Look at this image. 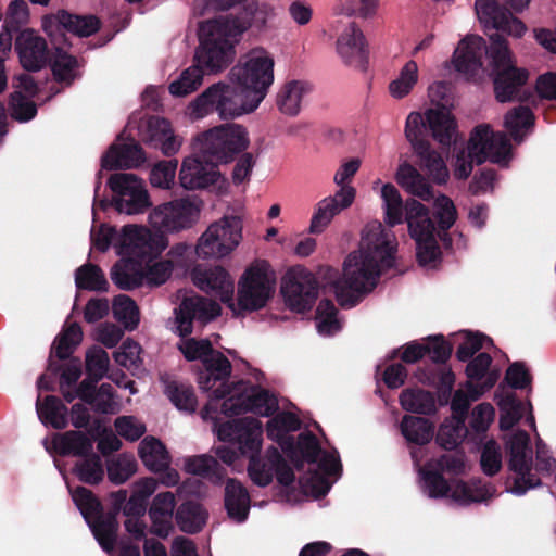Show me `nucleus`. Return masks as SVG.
Returning <instances> with one entry per match:
<instances>
[{"instance_id":"nucleus-1","label":"nucleus","mask_w":556,"mask_h":556,"mask_svg":"<svg viewBox=\"0 0 556 556\" xmlns=\"http://www.w3.org/2000/svg\"><path fill=\"white\" fill-rule=\"evenodd\" d=\"M396 248L394 235L381 224L374 225L362 236L359 251L345 258L342 274L331 266H320L317 275L332 288L341 307L352 308L376 288L381 273L394 266Z\"/></svg>"},{"instance_id":"nucleus-2","label":"nucleus","mask_w":556,"mask_h":556,"mask_svg":"<svg viewBox=\"0 0 556 556\" xmlns=\"http://www.w3.org/2000/svg\"><path fill=\"white\" fill-rule=\"evenodd\" d=\"M489 46L478 35L462 39L453 55L456 71L466 75L468 79H475L482 70V56L485 54L491 67L490 78L496 101H528L531 93L525 91L523 87L528 83L529 72L516 65L508 41L502 34L494 33L489 35Z\"/></svg>"},{"instance_id":"nucleus-3","label":"nucleus","mask_w":556,"mask_h":556,"mask_svg":"<svg viewBox=\"0 0 556 556\" xmlns=\"http://www.w3.org/2000/svg\"><path fill=\"white\" fill-rule=\"evenodd\" d=\"M456 127L454 116L444 109L427 110L425 119L420 113L412 112L406 119L405 136L419 157L420 166L427 169L432 180L438 185L447 181L450 177L448 169L442 156L431 148L425 134L429 129L435 141L442 147H450L454 140Z\"/></svg>"},{"instance_id":"nucleus-4","label":"nucleus","mask_w":556,"mask_h":556,"mask_svg":"<svg viewBox=\"0 0 556 556\" xmlns=\"http://www.w3.org/2000/svg\"><path fill=\"white\" fill-rule=\"evenodd\" d=\"M222 313L220 305L213 300L193 294L185 296L174 309L175 332L186 338L179 344V351L189 362L203 359L214 352L212 342L208 339L188 338L193 332V321L206 324L218 317Z\"/></svg>"},{"instance_id":"nucleus-5","label":"nucleus","mask_w":556,"mask_h":556,"mask_svg":"<svg viewBox=\"0 0 556 556\" xmlns=\"http://www.w3.org/2000/svg\"><path fill=\"white\" fill-rule=\"evenodd\" d=\"M219 441H236L242 456L249 457L248 475L254 484L267 486L274 477L273 468L261 459L263 442L262 422L253 417L225 421L217 427Z\"/></svg>"},{"instance_id":"nucleus-6","label":"nucleus","mask_w":556,"mask_h":556,"mask_svg":"<svg viewBox=\"0 0 556 556\" xmlns=\"http://www.w3.org/2000/svg\"><path fill=\"white\" fill-rule=\"evenodd\" d=\"M199 41L194 62L206 74H216L232 63L236 55L235 48L240 38L231 30L224 16H220L200 24Z\"/></svg>"},{"instance_id":"nucleus-7","label":"nucleus","mask_w":556,"mask_h":556,"mask_svg":"<svg viewBox=\"0 0 556 556\" xmlns=\"http://www.w3.org/2000/svg\"><path fill=\"white\" fill-rule=\"evenodd\" d=\"M457 219V210L453 201L446 195H440L435 200V210H430L421 202L410 199L405 202V218L408 231L414 240L439 237L443 245L452 247L450 228Z\"/></svg>"},{"instance_id":"nucleus-8","label":"nucleus","mask_w":556,"mask_h":556,"mask_svg":"<svg viewBox=\"0 0 556 556\" xmlns=\"http://www.w3.org/2000/svg\"><path fill=\"white\" fill-rule=\"evenodd\" d=\"M253 99L238 85L216 83L204 90L191 103L197 117L217 113L220 119H235L249 114L257 108H252Z\"/></svg>"},{"instance_id":"nucleus-9","label":"nucleus","mask_w":556,"mask_h":556,"mask_svg":"<svg viewBox=\"0 0 556 556\" xmlns=\"http://www.w3.org/2000/svg\"><path fill=\"white\" fill-rule=\"evenodd\" d=\"M274 59L263 49H253L230 70V79L252 99L258 108L274 83Z\"/></svg>"},{"instance_id":"nucleus-10","label":"nucleus","mask_w":556,"mask_h":556,"mask_svg":"<svg viewBox=\"0 0 556 556\" xmlns=\"http://www.w3.org/2000/svg\"><path fill=\"white\" fill-rule=\"evenodd\" d=\"M249 132L239 124H224L213 127L197 137L194 150L211 157L217 164L229 163L247 150Z\"/></svg>"},{"instance_id":"nucleus-11","label":"nucleus","mask_w":556,"mask_h":556,"mask_svg":"<svg viewBox=\"0 0 556 556\" xmlns=\"http://www.w3.org/2000/svg\"><path fill=\"white\" fill-rule=\"evenodd\" d=\"M275 285V276L269 271V264L266 261L251 264L238 282V308L243 312L262 309L273 298Z\"/></svg>"},{"instance_id":"nucleus-12","label":"nucleus","mask_w":556,"mask_h":556,"mask_svg":"<svg viewBox=\"0 0 556 556\" xmlns=\"http://www.w3.org/2000/svg\"><path fill=\"white\" fill-rule=\"evenodd\" d=\"M202 364L204 369L198 376L199 387L203 391H212L210 402L202 409V417L206 419L213 418L218 410V402L232 393L233 383L228 382L232 367L230 361L215 349Z\"/></svg>"},{"instance_id":"nucleus-13","label":"nucleus","mask_w":556,"mask_h":556,"mask_svg":"<svg viewBox=\"0 0 556 556\" xmlns=\"http://www.w3.org/2000/svg\"><path fill=\"white\" fill-rule=\"evenodd\" d=\"M278 409L274 394L250 381L233 382L232 393L220 404V413L228 417L253 413L263 417L271 416Z\"/></svg>"},{"instance_id":"nucleus-14","label":"nucleus","mask_w":556,"mask_h":556,"mask_svg":"<svg viewBox=\"0 0 556 556\" xmlns=\"http://www.w3.org/2000/svg\"><path fill=\"white\" fill-rule=\"evenodd\" d=\"M167 245L168 240L164 233L136 225L124 226L117 242L118 254L140 265H148L157 258Z\"/></svg>"},{"instance_id":"nucleus-15","label":"nucleus","mask_w":556,"mask_h":556,"mask_svg":"<svg viewBox=\"0 0 556 556\" xmlns=\"http://www.w3.org/2000/svg\"><path fill=\"white\" fill-rule=\"evenodd\" d=\"M241 239V219L237 216H225L207 227L200 237L195 251L201 258H222L230 254Z\"/></svg>"},{"instance_id":"nucleus-16","label":"nucleus","mask_w":556,"mask_h":556,"mask_svg":"<svg viewBox=\"0 0 556 556\" xmlns=\"http://www.w3.org/2000/svg\"><path fill=\"white\" fill-rule=\"evenodd\" d=\"M508 468L516 473L510 492L523 495L528 490L541 484V480L532 473L533 451L530 435L525 430L516 431L507 441Z\"/></svg>"},{"instance_id":"nucleus-17","label":"nucleus","mask_w":556,"mask_h":556,"mask_svg":"<svg viewBox=\"0 0 556 556\" xmlns=\"http://www.w3.org/2000/svg\"><path fill=\"white\" fill-rule=\"evenodd\" d=\"M319 285L313 273L295 267L282 279L281 293L290 309L304 313L314 306L318 296Z\"/></svg>"},{"instance_id":"nucleus-18","label":"nucleus","mask_w":556,"mask_h":556,"mask_svg":"<svg viewBox=\"0 0 556 556\" xmlns=\"http://www.w3.org/2000/svg\"><path fill=\"white\" fill-rule=\"evenodd\" d=\"M422 383L435 388L439 406L451 405V410L457 424L464 425L470 407V399L466 392L458 389L454 392L455 374L450 367L437 368L426 374Z\"/></svg>"},{"instance_id":"nucleus-19","label":"nucleus","mask_w":556,"mask_h":556,"mask_svg":"<svg viewBox=\"0 0 556 556\" xmlns=\"http://www.w3.org/2000/svg\"><path fill=\"white\" fill-rule=\"evenodd\" d=\"M468 149L476 156L477 165H481L486 160L502 164L507 161L511 146L505 132H495L490 125L482 124L471 131Z\"/></svg>"},{"instance_id":"nucleus-20","label":"nucleus","mask_w":556,"mask_h":556,"mask_svg":"<svg viewBox=\"0 0 556 556\" xmlns=\"http://www.w3.org/2000/svg\"><path fill=\"white\" fill-rule=\"evenodd\" d=\"M199 207L187 199L163 203L149 215L150 225L161 233L188 229L199 217Z\"/></svg>"},{"instance_id":"nucleus-21","label":"nucleus","mask_w":556,"mask_h":556,"mask_svg":"<svg viewBox=\"0 0 556 556\" xmlns=\"http://www.w3.org/2000/svg\"><path fill=\"white\" fill-rule=\"evenodd\" d=\"M219 177L218 164L199 151L186 157L179 170V182L186 190L206 189L215 185Z\"/></svg>"},{"instance_id":"nucleus-22","label":"nucleus","mask_w":556,"mask_h":556,"mask_svg":"<svg viewBox=\"0 0 556 556\" xmlns=\"http://www.w3.org/2000/svg\"><path fill=\"white\" fill-rule=\"evenodd\" d=\"M475 10L486 29H495L516 38L526 31V25L497 0H476Z\"/></svg>"},{"instance_id":"nucleus-23","label":"nucleus","mask_w":556,"mask_h":556,"mask_svg":"<svg viewBox=\"0 0 556 556\" xmlns=\"http://www.w3.org/2000/svg\"><path fill=\"white\" fill-rule=\"evenodd\" d=\"M337 52L344 64L365 72L369 63V51L363 30L350 22L337 39Z\"/></svg>"},{"instance_id":"nucleus-24","label":"nucleus","mask_w":556,"mask_h":556,"mask_svg":"<svg viewBox=\"0 0 556 556\" xmlns=\"http://www.w3.org/2000/svg\"><path fill=\"white\" fill-rule=\"evenodd\" d=\"M193 283L206 293L214 294L235 311L233 282L228 271L222 266L202 267L195 266L191 273Z\"/></svg>"},{"instance_id":"nucleus-25","label":"nucleus","mask_w":556,"mask_h":556,"mask_svg":"<svg viewBox=\"0 0 556 556\" xmlns=\"http://www.w3.org/2000/svg\"><path fill=\"white\" fill-rule=\"evenodd\" d=\"M14 49L22 67L27 72L40 71L51 56L46 39L29 28L16 36Z\"/></svg>"},{"instance_id":"nucleus-26","label":"nucleus","mask_w":556,"mask_h":556,"mask_svg":"<svg viewBox=\"0 0 556 556\" xmlns=\"http://www.w3.org/2000/svg\"><path fill=\"white\" fill-rule=\"evenodd\" d=\"M276 16L275 7L267 2L252 0L245 4L238 15L225 16V22L231 30L241 39L249 28L262 30L267 27L268 21Z\"/></svg>"},{"instance_id":"nucleus-27","label":"nucleus","mask_w":556,"mask_h":556,"mask_svg":"<svg viewBox=\"0 0 556 556\" xmlns=\"http://www.w3.org/2000/svg\"><path fill=\"white\" fill-rule=\"evenodd\" d=\"M354 198L355 189L353 187H342L333 197L319 201L312 216L309 232L321 233L336 215L353 203Z\"/></svg>"},{"instance_id":"nucleus-28","label":"nucleus","mask_w":556,"mask_h":556,"mask_svg":"<svg viewBox=\"0 0 556 556\" xmlns=\"http://www.w3.org/2000/svg\"><path fill=\"white\" fill-rule=\"evenodd\" d=\"M146 162V153L139 142L131 140L122 144H112L101 159L106 170L136 168Z\"/></svg>"},{"instance_id":"nucleus-29","label":"nucleus","mask_w":556,"mask_h":556,"mask_svg":"<svg viewBox=\"0 0 556 556\" xmlns=\"http://www.w3.org/2000/svg\"><path fill=\"white\" fill-rule=\"evenodd\" d=\"M176 507L175 494L170 491L156 494L149 508L151 519L150 532L161 539H166L173 530V515Z\"/></svg>"},{"instance_id":"nucleus-30","label":"nucleus","mask_w":556,"mask_h":556,"mask_svg":"<svg viewBox=\"0 0 556 556\" xmlns=\"http://www.w3.org/2000/svg\"><path fill=\"white\" fill-rule=\"evenodd\" d=\"M224 504L231 520L241 523L248 519L251 497L247 488L235 478H229L226 482Z\"/></svg>"},{"instance_id":"nucleus-31","label":"nucleus","mask_w":556,"mask_h":556,"mask_svg":"<svg viewBox=\"0 0 556 556\" xmlns=\"http://www.w3.org/2000/svg\"><path fill=\"white\" fill-rule=\"evenodd\" d=\"M55 23L58 29H63L77 37H89L96 34L101 27L98 16L88 14L79 15L66 10H59L50 20Z\"/></svg>"},{"instance_id":"nucleus-32","label":"nucleus","mask_w":556,"mask_h":556,"mask_svg":"<svg viewBox=\"0 0 556 556\" xmlns=\"http://www.w3.org/2000/svg\"><path fill=\"white\" fill-rule=\"evenodd\" d=\"M313 86L306 80H289L277 94V106L279 111L289 116H295L301 110V102L304 96L312 92Z\"/></svg>"},{"instance_id":"nucleus-33","label":"nucleus","mask_w":556,"mask_h":556,"mask_svg":"<svg viewBox=\"0 0 556 556\" xmlns=\"http://www.w3.org/2000/svg\"><path fill=\"white\" fill-rule=\"evenodd\" d=\"M111 279L121 290H134L143 282L144 273L142 265L134 260L123 257L111 268Z\"/></svg>"},{"instance_id":"nucleus-34","label":"nucleus","mask_w":556,"mask_h":556,"mask_svg":"<svg viewBox=\"0 0 556 556\" xmlns=\"http://www.w3.org/2000/svg\"><path fill=\"white\" fill-rule=\"evenodd\" d=\"M138 454L144 466L152 472H161L170 465L165 445L154 437H146L139 444Z\"/></svg>"},{"instance_id":"nucleus-35","label":"nucleus","mask_w":556,"mask_h":556,"mask_svg":"<svg viewBox=\"0 0 556 556\" xmlns=\"http://www.w3.org/2000/svg\"><path fill=\"white\" fill-rule=\"evenodd\" d=\"M207 511L195 501L181 503L175 514V519L180 530L189 534H195L202 531L207 521Z\"/></svg>"},{"instance_id":"nucleus-36","label":"nucleus","mask_w":556,"mask_h":556,"mask_svg":"<svg viewBox=\"0 0 556 556\" xmlns=\"http://www.w3.org/2000/svg\"><path fill=\"white\" fill-rule=\"evenodd\" d=\"M87 523L102 549L112 552L116 543L119 528L117 517L114 516V514H103L102 511L89 519Z\"/></svg>"},{"instance_id":"nucleus-37","label":"nucleus","mask_w":556,"mask_h":556,"mask_svg":"<svg viewBox=\"0 0 556 556\" xmlns=\"http://www.w3.org/2000/svg\"><path fill=\"white\" fill-rule=\"evenodd\" d=\"M54 448L61 456L87 457L92 450V441L81 431L70 430L58 434L53 440Z\"/></svg>"},{"instance_id":"nucleus-38","label":"nucleus","mask_w":556,"mask_h":556,"mask_svg":"<svg viewBox=\"0 0 556 556\" xmlns=\"http://www.w3.org/2000/svg\"><path fill=\"white\" fill-rule=\"evenodd\" d=\"M396 181L408 193L425 201L433 197L432 188L425 177L409 163H403L396 172Z\"/></svg>"},{"instance_id":"nucleus-39","label":"nucleus","mask_w":556,"mask_h":556,"mask_svg":"<svg viewBox=\"0 0 556 556\" xmlns=\"http://www.w3.org/2000/svg\"><path fill=\"white\" fill-rule=\"evenodd\" d=\"M148 128L151 144L154 148H160L163 154L170 156L179 150L180 143L175 137L168 121L161 117H151L148 122Z\"/></svg>"},{"instance_id":"nucleus-40","label":"nucleus","mask_w":556,"mask_h":556,"mask_svg":"<svg viewBox=\"0 0 556 556\" xmlns=\"http://www.w3.org/2000/svg\"><path fill=\"white\" fill-rule=\"evenodd\" d=\"M402 435L408 443L425 445L434 434V426L425 417L405 415L400 424Z\"/></svg>"},{"instance_id":"nucleus-41","label":"nucleus","mask_w":556,"mask_h":556,"mask_svg":"<svg viewBox=\"0 0 556 556\" xmlns=\"http://www.w3.org/2000/svg\"><path fill=\"white\" fill-rule=\"evenodd\" d=\"M55 81L70 86L77 78L79 63L76 56L68 54L60 47H55L49 62Z\"/></svg>"},{"instance_id":"nucleus-42","label":"nucleus","mask_w":556,"mask_h":556,"mask_svg":"<svg viewBox=\"0 0 556 556\" xmlns=\"http://www.w3.org/2000/svg\"><path fill=\"white\" fill-rule=\"evenodd\" d=\"M36 408L42 424L50 425L58 430L66 428L68 410L58 396L47 395L43 403H40L38 397Z\"/></svg>"},{"instance_id":"nucleus-43","label":"nucleus","mask_w":556,"mask_h":556,"mask_svg":"<svg viewBox=\"0 0 556 556\" xmlns=\"http://www.w3.org/2000/svg\"><path fill=\"white\" fill-rule=\"evenodd\" d=\"M81 340L83 330L78 323L65 326L54 339L49 358L56 357L60 361L72 358V354Z\"/></svg>"},{"instance_id":"nucleus-44","label":"nucleus","mask_w":556,"mask_h":556,"mask_svg":"<svg viewBox=\"0 0 556 556\" xmlns=\"http://www.w3.org/2000/svg\"><path fill=\"white\" fill-rule=\"evenodd\" d=\"M400 404L406 412L432 415L437 412L435 397L432 392L422 389H405L400 395Z\"/></svg>"},{"instance_id":"nucleus-45","label":"nucleus","mask_w":556,"mask_h":556,"mask_svg":"<svg viewBox=\"0 0 556 556\" xmlns=\"http://www.w3.org/2000/svg\"><path fill=\"white\" fill-rule=\"evenodd\" d=\"M186 471L208 479L214 483H219L226 476V469L218 460L208 455L193 456L186 459Z\"/></svg>"},{"instance_id":"nucleus-46","label":"nucleus","mask_w":556,"mask_h":556,"mask_svg":"<svg viewBox=\"0 0 556 556\" xmlns=\"http://www.w3.org/2000/svg\"><path fill=\"white\" fill-rule=\"evenodd\" d=\"M164 393L179 410L195 412L198 400L191 384L177 380H167L165 381Z\"/></svg>"},{"instance_id":"nucleus-47","label":"nucleus","mask_w":556,"mask_h":556,"mask_svg":"<svg viewBox=\"0 0 556 556\" xmlns=\"http://www.w3.org/2000/svg\"><path fill=\"white\" fill-rule=\"evenodd\" d=\"M75 285L79 290L106 292L109 282L100 266L87 263L75 271Z\"/></svg>"},{"instance_id":"nucleus-48","label":"nucleus","mask_w":556,"mask_h":556,"mask_svg":"<svg viewBox=\"0 0 556 556\" xmlns=\"http://www.w3.org/2000/svg\"><path fill=\"white\" fill-rule=\"evenodd\" d=\"M381 197L384 203V222L388 226L394 227L404 222L405 204L399 190L392 184L383 185Z\"/></svg>"},{"instance_id":"nucleus-49","label":"nucleus","mask_w":556,"mask_h":556,"mask_svg":"<svg viewBox=\"0 0 556 556\" xmlns=\"http://www.w3.org/2000/svg\"><path fill=\"white\" fill-rule=\"evenodd\" d=\"M206 73L194 62V64L185 70L178 79L170 83L168 89L173 96L185 97L198 89L202 84L203 76Z\"/></svg>"},{"instance_id":"nucleus-50","label":"nucleus","mask_w":556,"mask_h":556,"mask_svg":"<svg viewBox=\"0 0 556 556\" xmlns=\"http://www.w3.org/2000/svg\"><path fill=\"white\" fill-rule=\"evenodd\" d=\"M47 371L52 376L60 374V389L73 387L81 376V362L78 357L68 358L65 365L54 358H49Z\"/></svg>"},{"instance_id":"nucleus-51","label":"nucleus","mask_w":556,"mask_h":556,"mask_svg":"<svg viewBox=\"0 0 556 556\" xmlns=\"http://www.w3.org/2000/svg\"><path fill=\"white\" fill-rule=\"evenodd\" d=\"M295 450L299 451L302 457V460L298 459L294 462V465L298 469L303 467V460L307 462L308 464H316L320 454L323 453L317 437L311 431L302 432L299 434L298 442H294V450L289 452L294 454Z\"/></svg>"},{"instance_id":"nucleus-52","label":"nucleus","mask_w":556,"mask_h":556,"mask_svg":"<svg viewBox=\"0 0 556 556\" xmlns=\"http://www.w3.org/2000/svg\"><path fill=\"white\" fill-rule=\"evenodd\" d=\"M420 473L429 497L441 498L448 495L451 492V485L444 478L443 473L429 462L425 464L424 468L420 470Z\"/></svg>"},{"instance_id":"nucleus-53","label":"nucleus","mask_w":556,"mask_h":556,"mask_svg":"<svg viewBox=\"0 0 556 556\" xmlns=\"http://www.w3.org/2000/svg\"><path fill=\"white\" fill-rule=\"evenodd\" d=\"M534 124V115L530 108L519 105L510 110L505 116V127L510 137L519 142L522 140V128H529Z\"/></svg>"},{"instance_id":"nucleus-54","label":"nucleus","mask_w":556,"mask_h":556,"mask_svg":"<svg viewBox=\"0 0 556 556\" xmlns=\"http://www.w3.org/2000/svg\"><path fill=\"white\" fill-rule=\"evenodd\" d=\"M417 80V63L415 61H408L401 70L399 77L390 83L389 91L392 97L402 99L412 91Z\"/></svg>"},{"instance_id":"nucleus-55","label":"nucleus","mask_w":556,"mask_h":556,"mask_svg":"<svg viewBox=\"0 0 556 556\" xmlns=\"http://www.w3.org/2000/svg\"><path fill=\"white\" fill-rule=\"evenodd\" d=\"M74 473L79 481L96 485L103 480L104 470L99 455L91 454L75 465Z\"/></svg>"},{"instance_id":"nucleus-56","label":"nucleus","mask_w":556,"mask_h":556,"mask_svg":"<svg viewBox=\"0 0 556 556\" xmlns=\"http://www.w3.org/2000/svg\"><path fill=\"white\" fill-rule=\"evenodd\" d=\"M497 405L501 412L500 428L502 430H509L519 422L522 417V403L514 393L503 396Z\"/></svg>"},{"instance_id":"nucleus-57","label":"nucleus","mask_w":556,"mask_h":556,"mask_svg":"<svg viewBox=\"0 0 556 556\" xmlns=\"http://www.w3.org/2000/svg\"><path fill=\"white\" fill-rule=\"evenodd\" d=\"M72 497L86 522L103 511V506L100 500L92 491L85 486L75 488L72 491Z\"/></svg>"},{"instance_id":"nucleus-58","label":"nucleus","mask_w":556,"mask_h":556,"mask_svg":"<svg viewBox=\"0 0 556 556\" xmlns=\"http://www.w3.org/2000/svg\"><path fill=\"white\" fill-rule=\"evenodd\" d=\"M114 317L132 330L139 324V309L136 302L125 294H119L113 301Z\"/></svg>"},{"instance_id":"nucleus-59","label":"nucleus","mask_w":556,"mask_h":556,"mask_svg":"<svg viewBox=\"0 0 556 556\" xmlns=\"http://www.w3.org/2000/svg\"><path fill=\"white\" fill-rule=\"evenodd\" d=\"M108 184L115 193L114 198H126L144 188L143 181L130 173L113 174L109 178Z\"/></svg>"},{"instance_id":"nucleus-60","label":"nucleus","mask_w":556,"mask_h":556,"mask_svg":"<svg viewBox=\"0 0 556 556\" xmlns=\"http://www.w3.org/2000/svg\"><path fill=\"white\" fill-rule=\"evenodd\" d=\"M114 206L119 213L129 215L143 213L152 203L146 188L134 192L126 198H114Z\"/></svg>"},{"instance_id":"nucleus-61","label":"nucleus","mask_w":556,"mask_h":556,"mask_svg":"<svg viewBox=\"0 0 556 556\" xmlns=\"http://www.w3.org/2000/svg\"><path fill=\"white\" fill-rule=\"evenodd\" d=\"M337 315L338 309L333 302L329 299H323L316 308V318L319 320L317 324L318 331L330 334L339 330L340 325Z\"/></svg>"},{"instance_id":"nucleus-62","label":"nucleus","mask_w":556,"mask_h":556,"mask_svg":"<svg viewBox=\"0 0 556 556\" xmlns=\"http://www.w3.org/2000/svg\"><path fill=\"white\" fill-rule=\"evenodd\" d=\"M480 466L484 475L493 477L502 469V452L495 440H489L482 447Z\"/></svg>"},{"instance_id":"nucleus-63","label":"nucleus","mask_w":556,"mask_h":556,"mask_svg":"<svg viewBox=\"0 0 556 556\" xmlns=\"http://www.w3.org/2000/svg\"><path fill=\"white\" fill-rule=\"evenodd\" d=\"M451 496L462 504H470L485 501L490 496V493L484 486H477L464 481H458L453 489L451 488Z\"/></svg>"},{"instance_id":"nucleus-64","label":"nucleus","mask_w":556,"mask_h":556,"mask_svg":"<svg viewBox=\"0 0 556 556\" xmlns=\"http://www.w3.org/2000/svg\"><path fill=\"white\" fill-rule=\"evenodd\" d=\"M136 470L137 463L132 456L122 455L108 465V476L110 481L114 484L126 482Z\"/></svg>"}]
</instances>
